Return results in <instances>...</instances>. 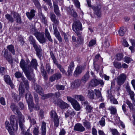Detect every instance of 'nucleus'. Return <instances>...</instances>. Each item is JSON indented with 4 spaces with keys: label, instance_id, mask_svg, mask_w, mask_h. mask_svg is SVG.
Wrapping results in <instances>:
<instances>
[{
    "label": "nucleus",
    "instance_id": "1",
    "mask_svg": "<svg viewBox=\"0 0 135 135\" xmlns=\"http://www.w3.org/2000/svg\"><path fill=\"white\" fill-rule=\"evenodd\" d=\"M10 108L13 111H15L18 115V119L16 120V127H18L17 123L18 122L21 129L23 130L24 127V123L25 122L24 116L21 114L17 106L14 103H12L11 104Z\"/></svg>",
    "mask_w": 135,
    "mask_h": 135
},
{
    "label": "nucleus",
    "instance_id": "2",
    "mask_svg": "<svg viewBox=\"0 0 135 135\" xmlns=\"http://www.w3.org/2000/svg\"><path fill=\"white\" fill-rule=\"evenodd\" d=\"M28 40L30 44L32 45L36 52V55L40 59L42 55V49L40 46L39 45L33 37L31 36L29 37Z\"/></svg>",
    "mask_w": 135,
    "mask_h": 135
},
{
    "label": "nucleus",
    "instance_id": "3",
    "mask_svg": "<svg viewBox=\"0 0 135 135\" xmlns=\"http://www.w3.org/2000/svg\"><path fill=\"white\" fill-rule=\"evenodd\" d=\"M15 116V115H11L10 118L9 124V121L6 120L5 122L6 128L8 130L10 135H15L13 132V126L14 124Z\"/></svg>",
    "mask_w": 135,
    "mask_h": 135
},
{
    "label": "nucleus",
    "instance_id": "4",
    "mask_svg": "<svg viewBox=\"0 0 135 135\" xmlns=\"http://www.w3.org/2000/svg\"><path fill=\"white\" fill-rule=\"evenodd\" d=\"M25 98L28 103L29 108L31 111H32V109L34 108V104L33 102V98L30 92L28 91L25 95Z\"/></svg>",
    "mask_w": 135,
    "mask_h": 135
},
{
    "label": "nucleus",
    "instance_id": "5",
    "mask_svg": "<svg viewBox=\"0 0 135 135\" xmlns=\"http://www.w3.org/2000/svg\"><path fill=\"white\" fill-rule=\"evenodd\" d=\"M54 103L61 109L67 108L69 107V105L68 104L60 98L54 100Z\"/></svg>",
    "mask_w": 135,
    "mask_h": 135
},
{
    "label": "nucleus",
    "instance_id": "6",
    "mask_svg": "<svg viewBox=\"0 0 135 135\" xmlns=\"http://www.w3.org/2000/svg\"><path fill=\"white\" fill-rule=\"evenodd\" d=\"M67 98L68 101L70 102L76 111H79L80 109V107L78 102L74 99L70 97H67Z\"/></svg>",
    "mask_w": 135,
    "mask_h": 135
},
{
    "label": "nucleus",
    "instance_id": "7",
    "mask_svg": "<svg viewBox=\"0 0 135 135\" xmlns=\"http://www.w3.org/2000/svg\"><path fill=\"white\" fill-rule=\"evenodd\" d=\"M51 118L53 119L54 126L57 127L59 124V119L56 112L54 110H52L50 112Z\"/></svg>",
    "mask_w": 135,
    "mask_h": 135
},
{
    "label": "nucleus",
    "instance_id": "8",
    "mask_svg": "<svg viewBox=\"0 0 135 135\" xmlns=\"http://www.w3.org/2000/svg\"><path fill=\"white\" fill-rule=\"evenodd\" d=\"M73 30L77 33V32H81L80 30H82V26L81 22L79 21H75L72 25Z\"/></svg>",
    "mask_w": 135,
    "mask_h": 135
},
{
    "label": "nucleus",
    "instance_id": "9",
    "mask_svg": "<svg viewBox=\"0 0 135 135\" xmlns=\"http://www.w3.org/2000/svg\"><path fill=\"white\" fill-rule=\"evenodd\" d=\"M34 35L40 43L42 44L46 42V39L43 33L37 32L35 33Z\"/></svg>",
    "mask_w": 135,
    "mask_h": 135
},
{
    "label": "nucleus",
    "instance_id": "10",
    "mask_svg": "<svg viewBox=\"0 0 135 135\" xmlns=\"http://www.w3.org/2000/svg\"><path fill=\"white\" fill-rule=\"evenodd\" d=\"M102 7L100 3L98 4L97 6L93 7L94 11V14L98 17H100L102 16V11L101 10Z\"/></svg>",
    "mask_w": 135,
    "mask_h": 135
},
{
    "label": "nucleus",
    "instance_id": "11",
    "mask_svg": "<svg viewBox=\"0 0 135 135\" xmlns=\"http://www.w3.org/2000/svg\"><path fill=\"white\" fill-rule=\"evenodd\" d=\"M126 75L122 73L118 76L117 78V82L118 85H122L126 80Z\"/></svg>",
    "mask_w": 135,
    "mask_h": 135
},
{
    "label": "nucleus",
    "instance_id": "12",
    "mask_svg": "<svg viewBox=\"0 0 135 135\" xmlns=\"http://www.w3.org/2000/svg\"><path fill=\"white\" fill-rule=\"evenodd\" d=\"M104 82L101 80H98L96 79H93L90 81V85L92 87H95L100 84L101 85H103Z\"/></svg>",
    "mask_w": 135,
    "mask_h": 135
},
{
    "label": "nucleus",
    "instance_id": "13",
    "mask_svg": "<svg viewBox=\"0 0 135 135\" xmlns=\"http://www.w3.org/2000/svg\"><path fill=\"white\" fill-rule=\"evenodd\" d=\"M11 13L12 15L14 18L16 19L17 23H21L22 22L20 15L17 12L13 11H11Z\"/></svg>",
    "mask_w": 135,
    "mask_h": 135
},
{
    "label": "nucleus",
    "instance_id": "14",
    "mask_svg": "<svg viewBox=\"0 0 135 135\" xmlns=\"http://www.w3.org/2000/svg\"><path fill=\"white\" fill-rule=\"evenodd\" d=\"M28 65L29 69L33 70V69L34 68L36 70H37L38 65L37 60L35 59H32Z\"/></svg>",
    "mask_w": 135,
    "mask_h": 135
},
{
    "label": "nucleus",
    "instance_id": "15",
    "mask_svg": "<svg viewBox=\"0 0 135 135\" xmlns=\"http://www.w3.org/2000/svg\"><path fill=\"white\" fill-rule=\"evenodd\" d=\"M75 114L76 112L71 109H69L65 114V118L69 117L70 119H71Z\"/></svg>",
    "mask_w": 135,
    "mask_h": 135
},
{
    "label": "nucleus",
    "instance_id": "16",
    "mask_svg": "<svg viewBox=\"0 0 135 135\" xmlns=\"http://www.w3.org/2000/svg\"><path fill=\"white\" fill-rule=\"evenodd\" d=\"M108 97L110 99L111 102L114 104H118V102L117 100L115 99L113 96L112 95L111 93V90L110 89L108 90L107 91Z\"/></svg>",
    "mask_w": 135,
    "mask_h": 135
},
{
    "label": "nucleus",
    "instance_id": "17",
    "mask_svg": "<svg viewBox=\"0 0 135 135\" xmlns=\"http://www.w3.org/2000/svg\"><path fill=\"white\" fill-rule=\"evenodd\" d=\"M4 80L5 82L8 84L12 88L14 87V85L13 84L10 77L9 75H6L4 76Z\"/></svg>",
    "mask_w": 135,
    "mask_h": 135
},
{
    "label": "nucleus",
    "instance_id": "18",
    "mask_svg": "<svg viewBox=\"0 0 135 135\" xmlns=\"http://www.w3.org/2000/svg\"><path fill=\"white\" fill-rule=\"evenodd\" d=\"M74 130L76 131L82 132L85 130V129L81 124L77 123L75 124L74 127Z\"/></svg>",
    "mask_w": 135,
    "mask_h": 135
},
{
    "label": "nucleus",
    "instance_id": "19",
    "mask_svg": "<svg viewBox=\"0 0 135 135\" xmlns=\"http://www.w3.org/2000/svg\"><path fill=\"white\" fill-rule=\"evenodd\" d=\"M20 65L23 71L29 69L28 65H27L25 61L23 59H21Z\"/></svg>",
    "mask_w": 135,
    "mask_h": 135
},
{
    "label": "nucleus",
    "instance_id": "20",
    "mask_svg": "<svg viewBox=\"0 0 135 135\" xmlns=\"http://www.w3.org/2000/svg\"><path fill=\"white\" fill-rule=\"evenodd\" d=\"M40 70L42 75L45 81H46L48 79V75L46 71L44 69V66L43 64H41Z\"/></svg>",
    "mask_w": 135,
    "mask_h": 135
},
{
    "label": "nucleus",
    "instance_id": "21",
    "mask_svg": "<svg viewBox=\"0 0 135 135\" xmlns=\"http://www.w3.org/2000/svg\"><path fill=\"white\" fill-rule=\"evenodd\" d=\"M84 70V68L81 66H78L76 68L74 73V76L76 77L80 75Z\"/></svg>",
    "mask_w": 135,
    "mask_h": 135
},
{
    "label": "nucleus",
    "instance_id": "22",
    "mask_svg": "<svg viewBox=\"0 0 135 135\" xmlns=\"http://www.w3.org/2000/svg\"><path fill=\"white\" fill-rule=\"evenodd\" d=\"M34 89L40 95L43 93L44 90L39 85L35 84L34 85Z\"/></svg>",
    "mask_w": 135,
    "mask_h": 135
},
{
    "label": "nucleus",
    "instance_id": "23",
    "mask_svg": "<svg viewBox=\"0 0 135 135\" xmlns=\"http://www.w3.org/2000/svg\"><path fill=\"white\" fill-rule=\"evenodd\" d=\"M74 66V62L73 61H71L68 66L67 72L68 73V76H69L72 73Z\"/></svg>",
    "mask_w": 135,
    "mask_h": 135
},
{
    "label": "nucleus",
    "instance_id": "24",
    "mask_svg": "<svg viewBox=\"0 0 135 135\" xmlns=\"http://www.w3.org/2000/svg\"><path fill=\"white\" fill-rule=\"evenodd\" d=\"M18 90L19 95L21 97H23V94L25 92V88L22 82H21L20 83Z\"/></svg>",
    "mask_w": 135,
    "mask_h": 135
},
{
    "label": "nucleus",
    "instance_id": "25",
    "mask_svg": "<svg viewBox=\"0 0 135 135\" xmlns=\"http://www.w3.org/2000/svg\"><path fill=\"white\" fill-rule=\"evenodd\" d=\"M35 11L33 9H31L30 12H28L26 13V15L30 20H32L35 15Z\"/></svg>",
    "mask_w": 135,
    "mask_h": 135
},
{
    "label": "nucleus",
    "instance_id": "26",
    "mask_svg": "<svg viewBox=\"0 0 135 135\" xmlns=\"http://www.w3.org/2000/svg\"><path fill=\"white\" fill-rule=\"evenodd\" d=\"M54 12L58 16H60V11L57 4L55 1L53 2Z\"/></svg>",
    "mask_w": 135,
    "mask_h": 135
},
{
    "label": "nucleus",
    "instance_id": "27",
    "mask_svg": "<svg viewBox=\"0 0 135 135\" xmlns=\"http://www.w3.org/2000/svg\"><path fill=\"white\" fill-rule=\"evenodd\" d=\"M126 89L127 92L129 94L131 99L132 100H133L135 95L133 91L131 90L129 86H126Z\"/></svg>",
    "mask_w": 135,
    "mask_h": 135
},
{
    "label": "nucleus",
    "instance_id": "28",
    "mask_svg": "<svg viewBox=\"0 0 135 135\" xmlns=\"http://www.w3.org/2000/svg\"><path fill=\"white\" fill-rule=\"evenodd\" d=\"M80 81L79 80H75L71 83V86L73 88H77L80 86Z\"/></svg>",
    "mask_w": 135,
    "mask_h": 135
},
{
    "label": "nucleus",
    "instance_id": "29",
    "mask_svg": "<svg viewBox=\"0 0 135 135\" xmlns=\"http://www.w3.org/2000/svg\"><path fill=\"white\" fill-rule=\"evenodd\" d=\"M41 128L42 135H45L46 133V124L44 121L42 122Z\"/></svg>",
    "mask_w": 135,
    "mask_h": 135
},
{
    "label": "nucleus",
    "instance_id": "30",
    "mask_svg": "<svg viewBox=\"0 0 135 135\" xmlns=\"http://www.w3.org/2000/svg\"><path fill=\"white\" fill-rule=\"evenodd\" d=\"M89 77V72L88 71H87L82 78L81 80L84 83H85L88 80Z\"/></svg>",
    "mask_w": 135,
    "mask_h": 135
},
{
    "label": "nucleus",
    "instance_id": "31",
    "mask_svg": "<svg viewBox=\"0 0 135 135\" xmlns=\"http://www.w3.org/2000/svg\"><path fill=\"white\" fill-rule=\"evenodd\" d=\"M95 93L97 97L99 99V101H103V99L102 98L101 95V92L99 90L95 89Z\"/></svg>",
    "mask_w": 135,
    "mask_h": 135
},
{
    "label": "nucleus",
    "instance_id": "32",
    "mask_svg": "<svg viewBox=\"0 0 135 135\" xmlns=\"http://www.w3.org/2000/svg\"><path fill=\"white\" fill-rule=\"evenodd\" d=\"M32 71L33 70H31V69H29L23 71L24 72L27 78L29 80H30L32 79L31 76L30 75V73L32 72Z\"/></svg>",
    "mask_w": 135,
    "mask_h": 135
},
{
    "label": "nucleus",
    "instance_id": "33",
    "mask_svg": "<svg viewBox=\"0 0 135 135\" xmlns=\"http://www.w3.org/2000/svg\"><path fill=\"white\" fill-rule=\"evenodd\" d=\"M42 96L41 99L43 100H45L46 99L54 95V94L52 93H49L46 94H44L43 93L42 94L40 95Z\"/></svg>",
    "mask_w": 135,
    "mask_h": 135
},
{
    "label": "nucleus",
    "instance_id": "34",
    "mask_svg": "<svg viewBox=\"0 0 135 135\" xmlns=\"http://www.w3.org/2000/svg\"><path fill=\"white\" fill-rule=\"evenodd\" d=\"M40 17L41 22L45 25H46L47 23V20L46 17L42 12L40 14Z\"/></svg>",
    "mask_w": 135,
    "mask_h": 135
},
{
    "label": "nucleus",
    "instance_id": "35",
    "mask_svg": "<svg viewBox=\"0 0 135 135\" xmlns=\"http://www.w3.org/2000/svg\"><path fill=\"white\" fill-rule=\"evenodd\" d=\"M5 17L9 22L13 23L14 21V18L10 14L7 13L5 15Z\"/></svg>",
    "mask_w": 135,
    "mask_h": 135
},
{
    "label": "nucleus",
    "instance_id": "36",
    "mask_svg": "<svg viewBox=\"0 0 135 135\" xmlns=\"http://www.w3.org/2000/svg\"><path fill=\"white\" fill-rule=\"evenodd\" d=\"M108 109L110 111V113L112 115H114L117 113V110L116 108L113 106H110Z\"/></svg>",
    "mask_w": 135,
    "mask_h": 135
},
{
    "label": "nucleus",
    "instance_id": "37",
    "mask_svg": "<svg viewBox=\"0 0 135 135\" xmlns=\"http://www.w3.org/2000/svg\"><path fill=\"white\" fill-rule=\"evenodd\" d=\"M87 96L90 99H93L94 98V93L93 90H89L88 91Z\"/></svg>",
    "mask_w": 135,
    "mask_h": 135
},
{
    "label": "nucleus",
    "instance_id": "38",
    "mask_svg": "<svg viewBox=\"0 0 135 135\" xmlns=\"http://www.w3.org/2000/svg\"><path fill=\"white\" fill-rule=\"evenodd\" d=\"M45 35L46 37L48 40L51 42H53V40L51 38L50 33L49 32L47 29H45Z\"/></svg>",
    "mask_w": 135,
    "mask_h": 135
},
{
    "label": "nucleus",
    "instance_id": "39",
    "mask_svg": "<svg viewBox=\"0 0 135 135\" xmlns=\"http://www.w3.org/2000/svg\"><path fill=\"white\" fill-rule=\"evenodd\" d=\"M76 34L78 38L77 39L78 42L79 44H81L83 42V38L81 36V32H77Z\"/></svg>",
    "mask_w": 135,
    "mask_h": 135
},
{
    "label": "nucleus",
    "instance_id": "40",
    "mask_svg": "<svg viewBox=\"0 0 135 135\" xmlns=\"http://www.w3.org/2000/svg\"><path fill=\"white\" fill-rule=\"evenodd\" d=\"M21 80L25 84L26 90L28 91L29 89V88L28 83L27 79H26V78L23 76L22 77Z\"/></svg>",
    "mask_w": 135,
    "mask_h": 135
},
{
    "label": "nucleus",
    "instance_id": "41",
    "mask_svg": "<svg viewBox=\"0 0 135 135\" xmlns=\"http://www.w3.org/2000/svg\"><path fill=\"white\" fill-rule=\"evenodd\" d=\"M7 49L13 55L15 54V50L14 46L10 45H8L7 47Z\"/></svg>",
    "mask_w": 135,
    "mask_h": 135
},
{
    "label": "nucleus",
    "instance_id": "42",
    "mask_svg": "<svg viewBox=\"0 0 135 135\" xmlns=\"http://www.w3.org/2000/svg\"><path fill=\"white\" fill-rule=\"evenodd\" d=\"M114 67L116 68L120 69L122 68L121 63L117 61H114L113 62Z\"/></svg>",
    "mask_w": 135,
    "mask_h": 135
},
{
    "label": "nucleus",
    "instance_id": "43",
    "mask_svg": "<svg viewBox=\"0 0 135 135\" xmlns=\"http://www.w3.org/2000/svg\"><path fill=\"white\" fill-rule=\"evenodd\" d=\"M55 64L57 66V68L59 69L60 71L63 74H66V71L60 64L58 63L57 62Z\"/></svg>",
    "mask_w": 135,
    "mask_h": 135
},
{
    "label": "nucleus",
    "instance_id": "44",
    "mask_svg": "<svg viewBox=\"0 0 135 135\" xmlns=\"http://www.w3.org/2000/svg\"><path fill=\"white\" fill-rule=\"evenodd\" d=\"M7 72V68L0 66V74L3 75L5 74Z\"/></svg>",
    "mask_w": 135,
    "mask_h": 135
},
{
    "label": "nucleus",
    "instance_id": "45",
    "mask_svg": "<svg viewBox=\"0 0 135 135\" xmlns=\"http://www.w3.org/2000/svg\"><path fill=\"white\" fill-rule=\"evenodd\" d=\"M38 9L41 8V6L38 0H32Z\"/></svg>",
    "mask_w": 135,
    "mask_h": 135
},
{
    "label": "nucleus",
    "instance_id": "46",
    "mask_svg": "<svg viewBox=\"0 0 135 135\" xmlns=\"http://www.w3.org/2000/svg\"><path fill=\"white\" fill-rule=\"evenodd\" d=\"M93 109V107L90 105H88L86 106L85 109L87 114L91 113Z\"/></svg>",
    "mask_w": 135,
    "mask_h": 135
},
{
    "label": "nucleus",
    "instance_id": "47",
    "mask_svg": "<svg viewBox=\"0 0 135 135\" xmlns=\"http://www.w3.org/2000/svg\"><path fill=\"white\" fill-rule=\"evenodd\" d=\"M69 13L72 16L74 17H76L77 16V15L76 12L73 9H70L69 11Z\"/></svg>",
    "mask_w": 135,
    "mask_h": 135
},
{
    "label": "nucleus",
    "instance_id": "48",
    "mask_svg": "<svg viewBox=\"0 0 135 135\" xmlns=\"http://www.w3.org/2000/svg\"><path fill=\"white\" fill-rule=\"evenodd\" d=\"M50 54L53 60V61L54 64H56L57 62V61L55 56V55L52 51H50Z\"/></svg>",
    "mask_w": 135,
    "mask_h": 135
},
{
    "label": "nucleus",
    "instance_id": "49",
    "mask_svg": "<svg viewBox=\"0 0 135 135\" xmlns=\"http://www.w3.org/2000/svg\"><path fill=\"white\" fill-rule=\"evenodd\" d=\"M123 57V55L120 53L117 54L115 56V59L118 61H120L122 60Z\"/></svg>",
    "mask_w": 135,
    "mask_h": 135
},
{
    "label": "nucleus",
    "instance_id": "50",
    "mask_svg": "<svg viewBox=\"0 0 135 135\" xmlns=\"http://www.w3.org/2000/svg\"><path fill=\"white\" fill-rule=\"evenodd\" d=\"M53 28L54 30V34L55 36H56L60 35V33L58 30L57 27L56 26H54V25H53Z\"/></svg>",
    "mask_w": 135,
    "mask_h": 135
},
{
    "label": "nucleus",
    "instance_id": "51",
    "mask_svg": "<svg viewBox=\"0 0 135 135\" xmlns=\"http://www.w3.org/2000/svg\"><path fill=\"white\" fill-rule=\"evenodd\" d=\"M105 120L103 117H102L100 121L99 122L100 125L102 127L104 126L105 124Z\"/></svg>",
    "mask_w": 135,
    "mask_h": 135
},
{
    "label": "nucleus",
    "instance_id": "52",
    "mask_svg": "<svg viewBox=\"0 0 135 135\" xmlns=\"http://www.w3.org/2000/svg\"><path fill=\"white\" fill-rule=\"evenodd\" d=\"M119 35L121 36H123L125 33V32L123 27H120L119 30L118 31Z\"/></svg>",
    "mask_w": 135,
    "mask_h": 135
},
{
    "label": "nucleus",
    "instance_id": "53",
    "mask_svg": "<svg viewBox=\"0 0 135 135\" xmlns=\"http://www.w3.org/2000/svg\"><path fill=\"white\" fill-rule=\"evenodd\" d=\"M56 89L59 90H64L65 89V86L63 85H57L55 86Z\"/></svg>",
    "mask_w": 135,
    "mask_h": 135
},
{
    "label": "nucleus",
    "instance_id": "54",
    "mask_svg": "<svg viewBox=\"0 0 135 135\" xmlns=\"http://www.w3.org/2000/svg\"><path fill=\"white\" fill-rule=\"evenodd\" d=\"M15 77L18 78H21L22 79V77H23L22 76V73L18 71L16 72L15 74Z\"/></svg>",
    "mask_w": 135,
    "mask_h": 135
},
{
    "label": "nucleus",
    "instance_id": "55",
    "mask_svg": "<svg viewBox=\"0 0 135 135\" xmlns=\"http://www.w3.org/2000/svg\"><path fill=\"white\" fill-rule=\"evenodd\" d=\"M96 43V41L95 40H92L89 42L88 46L90 47H91L94 45H95Z\"/></svg>",
    "mask_w": 135,
    "mask_h": 135
},
{
    "label": "nucleus",
    "instance_id": "56",
    "mask_svg": "<svg viewBox=\"0 0 135 135\" xmlns=\"http://www.w3.org/2000/svg\"><path fill=\"white\" fill-rule=\"evenodd\" d=\"M124 61L127 63H129L132 61L131 58L128 57H125L124 58Z\"/></svg>",
    "mask_w": 135,
    "mask_h": 135
},
{
    "label": "nucleus",
    "instance_id": "57",
    "mask_svg": "<svg viewBox=\"0 0 135 135\" xmlns=\"http://www.w3.org/2000/svg\"><path fill=\"white\" fill-rule=\"evenodd\" d=\"M39 132V128L38 127H35L33 131V134L35 135H38Z\"/></svg>",
    "mask_w": 135,
    "mask_h": 135
},
{
    "label": "nucleus",
    "instance_id": "58",
    "mask_svg": "<svg viewBox=\"0 0 135 135\" xmlns=\"http://www.w3.org/2000/svg\"><path fill=\"white\" fill-rule=\"evenodd\" d=\"M5 59L10 63L11 64L13 63V59L11 55H9Z\"/></svg>",
    "mask_w": 135,
    "mask_h": 135
},
{
    "label": "nucleus",
    "instance_id": "59",
    "mask_svg": "<svg viewBox=\"0 0 135 135\" xmlns=\"http://www.w3.org/2000/svg\"><path fill=\"white\" fill-rule=\"evenodd\" d=\"M44 1L46 2L49 5L50 8H52L53 6L51 3V0H43Z\"/></svg>",
    "mask_w": 135,
    "mask_h": 135
},
{
    "label": "nucleus",
    "instance_id": "60",
    "mask_svg": "<svg viewBox=\"0 0 135 135\" xmlns=\"http://www.w3.org/2000/svg\"><path fill=\"white\" fill-rule=\"evenodd\" d=\"M74 3L75 6L77 8H79L80 7V3L78 0H74Z\"/></svg>",
    "mask_w": 135,
    "mask_h": 135
},
{
    "label": "nucleus",
    "instance_id": "61",
    "mask_svg": "<svg viewBox=\"0 0 135 135\" xmlns=\"http://www.w3.org/2000/svg\"><path fill=\"white\" fill-rule=\"evenodd\" d=\"M52 21L54 23L53 24V25L54 26H57L59 23V20L57 19V18L52 20Z\"/></svg>",
    "mask_w": 135,
    "mask_h": 135
},
{
    "label": "nucleus",
    "instance_id": "62",
    "mask_svg": "<svg viewBox=\"0 0 135 135\" xmlns=\"http://www.w3.org/2000/svg\"><path fill=\"white\" fill-rule=\"evenodd\" d=\"M84 124L86 128L89 129L90 128L91 126L89 122L86 121L84 122Z\"/></svg>",
    "mask_w": 135,
    "mask_h": 135
},
{
    "label": "nucleus",
    "instance_id": "63",
    "mask_svg": "<svg viewBox=\"0 0 135 135\" xmlns=\"http://www.w3.org/2000/svg\"><path fill=\"white\" fill-rule=\"evenodd\" d=\"M0 103L1 104L3 105H6V102L5 99L3 97L0 98Z\"/></svg>",
    "mask_w": 135,
    "mask_h": 135
},
{
    "label": "nucleus",
    "instance_id": "64",
    "mask_svg": "<svg viewBox=\"0 0 135 135\" xmlns=\"http://www.w3.org/2000/svg\"><path fill=\"white\" fill-rule=\"evenodd\" d=\"M54 75L57 80L60 79L62 77L61 74L60 73H57L55 74Z\"/></svg>",
    "mask_w": 135,
    "mask_h": 135
}]
</instances>
